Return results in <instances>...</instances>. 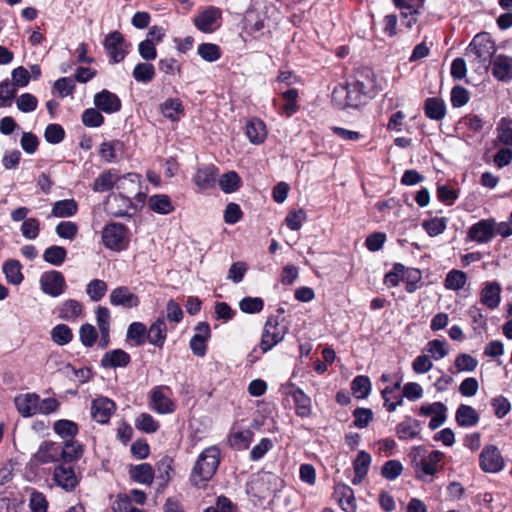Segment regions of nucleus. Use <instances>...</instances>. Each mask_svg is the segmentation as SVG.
<instances>
[{"instance_id":"1","label":"nucleus","mask_w":512,"mask_h":512,"mask_svg":"<svg viewBox=\"0 0 512 512\" xmlns=\"http://www.w3.org/2000/svg\"><path fill=\"white\" fill-rule=\"evenodd\" d=\"M409 457L416 479L429 483L440 470L444 454L439 450L427 453L424 447L418 446L412 449Z\"/></svg>"},{"instance_id":"2","label":"nucleus","mask_w":512,"mask_h":512,"mask_svg":"<svg viewBox=\"0 0 512 512\" xmlns=\"http://www.w3.org/2000/svg\"><path fill=\"white\" fill-rule=\"evenodd\" d=\"M221 451L218 446L205 448L195 461L190 474V481L194 486H204L216 473L220 464Z\"/></svg>"},{"instance_id":"3","label":"nucleus","mask_w":512,"mask_h":512,"mask_svg":"<svg viewBox=\"0 0 512 512\" xmlns=\"http://www.w3.org/2000/svg\"><path fill=\"white\" fill-rule=\"evenodd\" d=\"M495 52L496 47L492 37L482 32L474 36L465 55L476 71H487Z\"/></svg>"},{"instance_id":"4","label":"nucleus","mask_w":512,"mask_h":512,"mask_svg":"<svg viewBox=\"0 0 512 512\" xmlns=\"http://www.w3.org/2000/svg\"><path fill=\"white\" fill-rule=\"evenodd\" d=\"M171 396L172 390L169 386L159 385L153 387L148 398L149 408L161 415L172 414L176 410V404Z\"/></svg>"},{"instance_id":"5","label":"nucleus","mask_w":512,"mask_h":512,"mask_svg":"<svg viewBox=\"0 0 512 512\" xmlns=\"http://www.w3.org/2000/svg\"><path fill=\"white\" fill-rule=\"evenodd\" d=\"M285 330L284 327L279 325L278 320L275 317L267 319L260 341V349L263 353L271 350L284 338Z\"/></svg>"},{"instance_id":"6","label":"nucleus","mask_w":512,"mask_h":512,"mask_svg":"<svg viewBox=\"0 0 512 512\" xmlns=\"http://www.w3.org/2000/svg\"><path fill=\"white\" fill-rule=\"evenodd\" d=\"M495 219H481L467 231V239L477 244H487L495 237Z\"/></svg>"},{"instance_id":"7","label":"nucleus","mask_w":512,"mask_h":512,"mask_svg":"<svg viewBox=\"0 0 512 512\" xmlns=\"http://www.w3.org/2000/svg\"><path fill=\"white\" fill-rule=\"evenodd\" d=\"M103 244L115 251L125 248L126 228L121 223H110L106 225L102 232Z\"/></svg>"},{"instance_id":"8","label":"nucleus","mask_w":512,"mask_h":512,"mask_svg":"<svg viewBox=\"0 0 512 512\" xmlns=\"http://www.w3.org/2000/svg\"><path fill=\"white\" fill-rule=\"evenodd\" d=\"M39 282L41 290L51 297L60 296L66 289V281L63 274L56 270L44 272Z\"/></svg>"},{"instance_id":"9","label":"nucleus","mask_w":512,"mask_h":512,"mask_svg":"<svg viewBox=\"0 0 512 512\" xmlns=\"http://www.w3.org/2000/svg\"><path fill=\"white\" fill-rule=\"evenodd\" d=\"M479 465L484 472L497 473L504 468V459L495 445H487L479 455Z\"/></svg>"},{"instance_id":"10","label":"nucleus","mask_w":512,"mask_h":512,"mask_svg":"<svg viewBox=\"0 0 512 512\" xmlns=\"http://www.w3.org/2000/svg\"><path fill=\"white\" fill-rule=\"evenodd\" d=\"M61 444L53 441L42 442L32 456L31 462L35 466L54 463L60 459Z\"/></svg>"},{"instance_id":"11","label":"nucleus","mask_w":512,"mask_h":512,"mask_svg":"<svg viewBox=\"0 0 512 512\" xmlns=\"http://www.w3.org/2000/svg\"><path fill=\"white\" fill-rule=\"evenodd\" d=\"M104 47L112 63L121 62L127 54V44L118 31H114L105 37Z\"/></svg>"},{"instance_id":"12","label":"nucleus","mask_w":512,"mask_h":512,"mask_svg":"<svg viewBox=\"0 0 512 512\" xmlns=\"http://www.w3.org/2000/svg\"><path fill=\"white\" fill-rule=\"evenodd\" d=\"M221 15L219 8L210 6L194 19V24L201 32L211 33L220 26Z\"/></svg>"},{"instance_id":"13","label":"nucleus","mask_w":512,"mask_h":512,"mask_svg":"<svg viewBox=\"0 0 512 512\" xmlns=\"http://www.w3.org/2000/svg\"><path fill=\"white\" fill-rule=\"evenodd\" d=\"M447 407L442 402H434L432 404H424L419 409V414L421 416H431V420L429 422V428L431 430H436L440 426H442L447 419Z\"/></svg>"},{"instance_id":"14","label":"nucleus","mask_w":512,"mask_h":512,"mask_svg":"<svg viewBox=\"0 0 512 512\" xmlns=\"http://www.w3.org/2000/svg\"><path fill=\"white\" fill-rule=\"evenodd\" d=\"M136 177L137 175L135 174H128L127 176L122 177L119 176L118 173L114 170H106L95 179L92 188L95 192H107L123 179L129 178L130 181L134 182L133 178Z\"/></svg>"},{"instance_id":"15","label":"nucleus","mask_w":512,"mask_h":512,"mask_svg":"<svg viewBox=\"0 0 512 512\" xmlns=\"http://www.w3.org/2000/svg\"><path fill=\"white\" fill-rule=\"evenodd\" d=\"M501 285L497 281H487L480 291V302L490 310L498 308L501 302Z\"/></svg>"},{"instance_id":"16","label":"nucleus","mask_w":512,"mask_h":512,"mask_svg":"<svg viewBox=\"0 0 512 512\" xmlns=\"http://www.w3.org/2000/svg\"><path fill=\"white\" fill-rule=\"evenodd\" d=\"M195 331L196 333L190 340V348L196 356L203 357L207 350L206 342L211 335L210 326L201 322L196 326Z\"/></svg>"},{"instance_id":"17","label":"nucleus","mask_w":512,"mask_h":512,"mask_svg":"<svg viewBox=\"0 0 512 512\" xmlns=\"http://www.w3.org/2000/svg\"><path fill=\"white\" fill-rule=\"evenodd\" d=\"M94 105L97 109L112 114L121 109V100L116 94L104 89L94 96Z\"/></svg>"},{"instance_id":"18","label":"nucleus","mask_w":512,"mask_h":512,"mask_svg":"<svg viewBox=\"0 0 512 512\" xmlns=\"http://www.w3.org/2000/svg\"><path fill=\"white\" fill-rule=\"evenodd\" d=\"M115 410V403L105 397H100L92 402L91 415L95 421L105 424L109 421Z\"/></svg>"},{"instance_id":"19","label":"nucleus","mask_w":512,"mask_h":512,"mask_svg":"<svg viewBox=\"0 0 512 512\" xmlns=\"http://www.w3.org/2000/svg\"><path fill=\"white\" fill-rule=\"evenodd\" d=\"M53 479L58 486L66 491L73 490L78 484V478L74 469L64 464L58 465L53 474Z\"/></svg>"},{"instance_id":"20","label":"nucleus","mask_w":512,"mask_h":512,"mask_svg":"<svg viewBox=\"0 0 512 512\" xmlns=\"http://www.w3.org/2000/svg\"><path fill=\"white\" fill-rule=\"evenodd\" d=\"M19 414L23 417H31L37 414L39 396L36 393L20 394L14 399Z\"/></svg>"},{"instance_id":"21","label":"nucleus","mask_w":512,"mask_h":512,"mask_svg":"<svg viewBox=\"0 0 512 512\" xmlns=\"http://www.w3.org/2000/svg\"><path fill=\"white\" fill-rule=\"evenodd\" d=\"M218 169L214 165H205L197 169L193 182L200 190H207L215 186Z\"/></svg>"},{"instance_id":"22","label":"nucleus","mask_w":512,"mask_h":512,"mask_svg":"<svg viewBox=\"0 0 512 512\" xmlns=\"http://www.w3.org/2000/svg\"><path fill=\"white\" fill-rule=\"evenodd\" d=\"M110 303L114 306H122L124 308H133L138 306L139 298L136 294L130 292V290L125 287H118L112 290L110 294Z\"/></svg>"},{"instance_id":"23","label":"nucleus","mask_w":512,"mask_h":512,"mask_svg":"<svg viewBox=\"0 0 512 512\" xmlns=\"http://www.w3.org/2000/svg\"><path fill=\"white\" fill-rule=\"evenodd\" d=\"M492 63V74L500 81L512 79V58L505 55H498Z\"/></svg>"},{"instance_id":"24","label":"nucleus","mask_w":512,"mask_h":512,"mask_svg":"<svg viewBox=\"0 0 512 512\" xmlns=\"http://www.w3.org/2000/svg\"><path fill=\"white\" fill-rule=\"evenodd\" d=\"M131 361L130 355L122 349H114L106 352L101 359L103 368L126 367Z\"/></svg>"},{"instance_id":"25","label":"nucleus","mask_w":512,"mask_h":512,"mask_svg":"<svg viewBox=\"0 0 512 512\" xmlns=\"http://www.w3.org/2000/svg\"><path fill=\"white\" fill-rule=\"evenodd\" d=\"M167 337V326L163 317L157 318L147 331V339L152 345L162 348Z\"/></svg>"},{"instance_id":"26","label":"nucleus","mask_w":512,"mask_h":512,"mask_svg":"<svg viewBox=\"0 0 512 512\" xmlns=\"http://www.w3.org/2000/svg\"><path fill=\"white\" fill-rule=\"evenodd\" d=\"M246 135L252 144L263 143L268 135L265 123L258 118H252L246 124Z\"/></svg>"},{"instance_id":"27","label":"nucleus","mask_w":512,"mask_h":512,"mask_svg":"<svg viewBox=\"0 0 512 512\" xmlns=\"http://www.w3.org/2000/svg\"><path fill=\"white\" fill-rule=\"evenodd\" d=\"M345 90L346 103L349 106H358L363 102V98L370 93L364 83L360 81L347 83Z\"/></svg>"},{"instance_id":"28","label":"nucleus","mask_w":512,"mask_h":512,"mask_svg":"<svg viewBox=\"0 0 512 512\" xmlns=\"http://www.w3.org/2000/svg\"><path fill=\"white\" fill-rule=\"evenodd\" d=\"M455 420L460 427H474L479 423L480 416L472 406L461 404L456 410Z\"/></svg>"},{"instance_id":"29","label":"nucleus","mask_w":512,"mask_h":512,"mask_svg":"<svg viewBox=\"0 0 512 512\" xmlns=\"http://www.w3.org/2000/svg\"><path fill=\"white\" fill-rule=\"evenodd\" d=\"M372 458L366 451H360L353 462L354 477L352 483L359 485L368 473Z\"/></svg>"},{"instance_id":"30","label":"nucleus","mask_w":512,"mask_h":512,"mask_svg":"<svg viewBox=\"0 0 512 512\" xmlns=\"http://www.w3.org/2000/svg\"><path fill=\"white\" fill-rule=\"evenodd\" d=\"M82 311L83 306L79 301L68 299L58 307V317L65 321H75L81 316Z\"/></svg>"},{"instance_id":"31","label":"nucleus","mask_w":512,"mask_h":512,"mask_svg":"<svg viewBox=\"0 0 512 512\" xmlns=\"http://www.w3.org/2000/svg\"><path fill=\"white\" fill-rule=\"evenodd\" d=\"M160 110L163 116L171 121H179L184 114V106L178 98H168L161 105Z\"/></svg>"},{"instance_id":"32","label":"nucleus","mask_w":512,"mask_h":512,"mask_svg":"<svg viewBox=\"0 0 512 512\" xmlns=\"http://www.w3.org/2000/svg\"><path fill=\"white\" fill-rule=\"evenodd\" d=\"M424 112L429 119L439 121L446 115V105L438 97L427 98L424 104Z\"/></svg>"},{"instance_id":"33","label":"nucleus","mask_w":512,"mask_h":512,"mask_svg":"<svg viewBox=\"0 0 512 512\" xmlns=\"http://www.w3.org/2000/svg\"><path fill=\"white\" fill-rule=\"evenodd\" d=\"M291 397L295 403L296 414L302 418L308 417L311 414V399L299 388L290 392Z\"/></svg>"},{"instance_id":"34","label":"nucleus","mask_w":512,"mask_h":512,"mask_svg":"<svg viewBox=\"0 0 512 512\" xmlns=\"http://www.w3.org/2000/svg\"><path fill=\"white\" fill-rule=\"evenodd\" d=\"M78 205L73 199L56 201L53 205L51 214L48 217L67 218L75 215Z\"/></svg>"},{"instance_id":"35","label":"nucleus","mask_w":512,"mask_h":512,"mask_svg":"<svg viewBox=\"0 0 512 512\" xmlns=\"http://www.w3.org/2000/svg\"><path fill=\"white\" fill-rule=\"evenodd\" d=\"M420 433V423L415 419L408 418L396 426V434L401 440L416 438Z\"/></svg>"},{"instance_id":"36","label":"nucleus","mask_w":512,"mask_h":512,"mask_svg":"<svg viewBox=\"0 0 512 512\" xmlns=\"http://www.w3.org/2000/svg\"><path fill=\"white\" fill-rule=\"evenodd\" d=\"M131 478L141 484L150 485L154 479V469L148 463H142L130 468Z\"/></svg>"},{"instance_id":"37","label":"nucleus","mask_w":512,"mask_h":512,"mask_svg":"<svg viewBox=\"0 0 512 512\" xmlns=\"http://www.w3.org/2000/svg\"><path fill=\"white\" fill-rule=\"evenodd\" d=\"M2 270L6 280L13 285H19L24 279L22 274V265L18 260H7L4 262Z\"/></svg>"},{"instance_id":"38","label":"nucleus","mask_w":512,"mask_h":512,"mask_svg":"<svg viewBox=\"0 0 512 512\" xmlns=\"http://www.w3.org/2000/svg\"><path fill=\"white\" fill-rule=\"evenodd\" d=\"M335 493L339 496V504L346 512H354L356 509L353 490L346 484H338Z\"/></svg>"},{"instance_id":"39","label":"nucleus","mask_w":512,"mask_h":512,"mask_svg":"<svg viewBox=\"0 0 512 512\" xmlns=\"http://www.w3.org/2000/svg\"><path fill=\"white\" fill-rule=\"evenodd\" d=\"M467 274L458 269L450 270L444 280V287L448 290L459 291L467 284Z\"/></svg>"},{"instance_id":"40","label":"nucleus","mask_w":512,"mask_h":512,"mask_svg":"<svg viewBox=\"0 0 512 512\" xmlns=\"http://www.w3.org/2000/svg\"><path fill=\"white\" fill-rule=\"evenodd\" d=\"M147 204L152 211L159 214H169L174 210L170 198L165 194L151 196Z\"/></svg>"},{"instance_id":"41","label":"nucleus","mask_w":512,"mask_h":512,"mask_svg":"<svg viewBox=\"0 0 512 512\" xmlns=\"http://www.w3.org/2000/svg\"><path fill=\"white\" fill-rule=\"evenodd\" d=\"M53 430L62 439L68 441L73 440V438L77 435L78 426L71 420L61 419L54 422Z\"/></svg>"},{"instance_id":"42","label":"nucleus","mask_w":512,"mask_h":512,"mask_svg":"<svg viewBox=\"0 0 512 512\" xmlns=\"http://www.w3.org/2000/svg\"><path fill=\"white\" fill-rule=\"evenodd\" d=\"M83 454V448L80 443L73 440L65 441V444L61 445V455L66 462H73L78 460Z\"/></svg>"},{"instance_id":"43","label":"nucleus","mask_w":512,"mask_h":512,"mask_svg":"<svg viewBox=\"0 0 512 512\" xmlns=\"http://www.w3.org/2000/svg\"><path fill=\"white\" fill-rule=\"evenodd\" d=\"M147 338L146 326L141 322H133L127 329V339L133 341L134 346H141Z\"/></svg>"},{"instance_id":"44","label":"nucleus","mask_w":512,"mask_h":512,"mask_svg":"<svg viewBox=\"0 0 512 512\" xmlns=\"http://www.w3.org/2000/svg\"><path fill=\"white\" fill-rule=\"evenodd\" d=\"M497 141L505 146H512V119L503 117L497 125Z\"/></svg>"},{"instance_id":"45","label":"nucleus","mask_w":512,"mask_h":512,"mask_svg":"<svg viewBox=\"0 0 512 512\" xmlns=\"http://www.w3.org/2000/svg\"><path fill=\"white\" fill-rule=\"evenodd\" d=\"M67 251L64 247L52 245L43 253V259L54 266H60L66 259Z\"/></svg>"},{"instance_id":"46","label":"nucleus","mask_w":512,"mask_h":512,"mask_svg":"<svg viewBox=\"0 0 512 512\" xmlns=\"http://www.w3.org/2000/svg\"><path fill=\"white\" fill-rule=\"evenodd\" d=\"M241 183V178L234 171L227 172L219 178V186L225 193H233L237 191L240 188Z\"/></svg>"},{"instance_id":"47","label":"nucleus","mask_w":512,"mask_h":512,"mask_svg":"<svg viewBox=\"0 0 512 512\" xmlns=\"http://www.w3.org/2000/svg\"><path fill=\"white\" fill-rule=\"evenodd\" d=\"M51 339L57 345L64 346L72 341V330L66 324H58L51 330Z\"/></svg>"},{"instance_id":"48","label":"nucleus","mask_w":512,"mask_h":512,"mask_svg":"<svg viewBox=\"0 0 512 512\" xmlns=\"http://www.w3.org/2000/svg\"><path fill=\"white\" fill-rule=\"evenodd\" d=\"M132 74L137 82L148 83L155 77V68L150 63H138L134 67Z\"/></svg>"},{"instance_id":"49","label":"nucleus","mask_w":512,"mask_h":512,"mask_svg":"<svg viewBox=\"0 0 512 512\" xmlns=\"http://www.w3.org/2000/svg\"><path fill=\"white\" fill-rule=\"evenodd\" d=\"M354 396L358 399L366 398L371 391V382L367 376H357L351 383Z\"/></svg>"},{"instance_id":"50","label":"nucleus","mask_w":512,"mask_h":512,"mask_svg":"<svg viewBox=\"0 0 512 512\" xmlns=\"http://www.w3.org/2000/svg\"><path fill=\"white\" fill-rule=\"evenodd\" d=\"M135 427L145 433H155L160 425L152 415L141 413L135 420Z\"/></svg>"},{"instance_id":"51","label":"nucleus","mask_w":512,"mask_h":512,"mask_svg":"<svg viewBox=\"0 0 512 512\" xmlns=\"http://www.w3.org/2000/svg\"><path fill=\"white\" fill-rule=\"evenodd\" d=\"M423 229L431 237L442 234L447 227V219L444 217H434L429 220H425L422 223Z\"/></svg>"},{"instance_id":"52","label":"nucleus","mask_w":512,"mask_h":512,"mask_svg":"<svg viewBox=\"0 0 512 512\" xmlns=\"http://www.w3.org/2000/svg\"><path fill=\"white\" fill-rule=\"evenodd\" d=\"M425 351L435 360H440L448 355V347L445 340L434 339L427 343Z\"/></svg>"},{"instance_id":"53","label":"nucleus","mask_w":512,"mask_h":512,"mask_svg":"<svg viewBox=\"0 0 512 512\" xmlns=\"http://www.w3.org/2000/svg\"><path fill=\"white\" fill-rule=\"evenodd\" d=\"M157 478L162 486H166L171 479L173 472V460L170 457H163L157 463Z\"/></svg>"},{"instance_id":"54","label":"nucleus","mask_w":512,"mask_h":512,"mask_svg":"<svg viewBox=\"0 0 512 512\" xmlns=\"http://www.w3.org/2000/svg\"><path fill=\"white\" fill-rule=\"evenodd\" d=\"M107 284L100 279H94L88 283L86 293L92 301H100L107 292Z\"/></svg>"},{"instance_id":"55","label":"nucleus","mask_w":512,"mask_h":512,"mask_svg":"<svg viewBox=\"0 0 512 512\" xmlns=\"http://www.w3.org/2000/svg\"><path fill=\"white\" fill-rule=\"evenodd\" d=\"M253 433L251 430L234 431L230 435V443L238 449H246L252 441Z\"/></svg>"},{"instance_id":"56","label":"nucleus","mask_w":512,"mask_h":512,"mask_svg":"<svg viewBox=\"0 0 512 512\" xmlns=\"http://www.w3.org/2000/svg\"><path fill=\"white\" fill-rule=\"evenodd\" d=\"M30 512H47L48 501L45 495L35 489H32L29 496Z\"/></svg>"},{"instance_id":"57","label":"nucleus","mask_w":512,"mask_h":512,"mask_svg":"<svg viewBox=\"0 0 512 512\" xmlns=\"http://www.w3.org/2000/svg\"><path fill=\"white\" fill-rule=\"evenodd\" d=\"M283 99L286 101L282 108V113L287 117H290L294 113H296L298 109L297 98L298 91L294 88L288 89L282 94Z\"/></svg>"},{"instance_id":"58","label":"nucleus","mask_w":512,"mask_h":512,"mask_svg":"<svg viewBox=\"0 0 512 512\" xmlns=\"http://www.w3.org/2000/svg\"><path fill=\"white\" fill-rule=\"evenodd\" d=\"M122 146L120 141L103 142L100 146V155L108 163L117 160V150Z\"/></svg>"},{"instance_id":"59","label":"nucleus","mask_w":512,"mask_h":512,"mask_svg":"<svg viewBox=\"0 0 512 512\" xmlns=\"http://www.w3.org/2000/svg\"><path fill=\"white\" fill-rule=\"evenodd\" d=\"M79 338L85 347H92L98 338V332L96 328L89 324H83L79 329Z\"/></svg>"},{"instance_id":"60","label":"nucleus","mask_w":512,"mask_h":512,"mask_svg":"<svg viewBox=\"0 0 512 512\" xmlns=\"http://www.w3.org/2000/svg\"><path fill=\"white\" fill-rule=\"evenodd\" d=\"M402 471L403 465L399 460H389L382 466L381 474L385 479L393 481L401 475Z\"/></svg>"},{"instance_id":"61","label":"nucleus","mask_w":512,"mask_h":512,"mask_svg":"<svg viewBox=\"0 0 512 512\" xmlns=\"http://www.w3.org/2000/svg\"><path fill=\"white\" fill-rule=\"evenodd\" d=\"M17 108L23 113H30L38 106L37 98L30 93H23L16 99Z\"/></svg>"},{"instance_id":"62","label":"nucleus","mask_w":512,"mask_h":512,"mask_svg":"<svg viewBox=\"0 0 512 512\" xmlns=\"http://www.w3.org/2000/svg\"><path fill=\"white\" fill-rule=\"evenodd\" d=\"M478 361L469 354L461 353L455 359V367L458 372H472L476 369Z\"/></svg>"},{"instance_id":"63","label":"nucleus","mask_w":512,"mask_h":512,"mask_svg":"<svg viewBox=\"0 0 512 512\" xmlns=\"http://www.w3.org/2000/svg\"><path fill=\"white\" fill-rule=\"evenodd\" d=\"M21 233L28 240L36 239L40 233V222L36 218H28L21 225Z\"/></svg>"},{"instance_id":"64","label":"nucleus","mask_w":512,"mask_h":512,"mask_svg":"<svg viewBox=\"0 0 512 512\" xmlns=\"http://www.w3.org/2000/svg\"><path fill=\"white\" fill-rule=\"evenodd\" d=\"M198 54L208 62L217 61L220 56V48L216 44L203 43L198 47Z\"/></svg>"}]
</instances>
